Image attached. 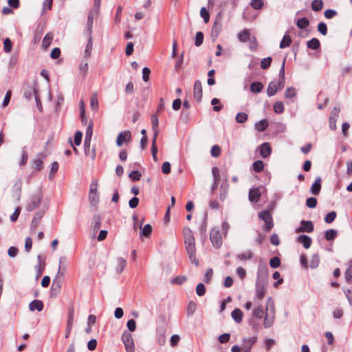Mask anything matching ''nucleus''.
Listing matches in <instances>:
<instances>
[{"label":"nucleus","mask_w":352,"mask_h":352,"mask_svg":"<svg viewBox=\"0 0 352 352\" xmlns=\"http://www.w3.org/2000/svg\"><path fill=\"white\" fill-rule=\"evenodd\" d=\"M263 89V85L260 82H253L250 85V90L253 93H259Z\"/></svg>","instance_id":"473e14b6"},{"label":"nucleus","mask_w":352,"mask_h":352,"mask_svg":"<svg viewBox=\"0 0 352 352\" xmlns=\"http://www.w3.org/2000/svg\"><path fill=\"white\" fill-rule=\"evenodd\" d=\"M101 217L100 215L96 214L93 217L91 228L94 232H97L101 225Z\"/></svg>","instance_id":"5701e85b"},{"label":"nucleus","mask_w":352,"mask_h":352,"mask_svg":"<svg viewBox=\"0 0 352 352\" xmlns=\"http://www.w3.org/2000/svg\"><path fill=\"white\" fill-rule=\"evenodd\" d=\"M29 309L32 311L35 310L41 311L43 309V303L40 300H34L30 303Z\"/></svg>","instance_id":"6ab92c4d"},{"label":"nucleus","mask_w":352,"mask_h":352,"mask_svg":"<svg viewBox=\"0 0 352 352\" xmlns=\"http://www.w3.org/2000/svg\"><path fill=\"white\" fill-rule=\"evenodd\" d=\"M249 41V47L252 51H256L257 47V41L255 36H250L248 40Z\"/></svg>","instance_id":"bf43d9fd"},{"label":"nucleus","mask_w":352,"mask_h":352,"mask_svg":"<svg viewBox=\"0 0 352 352\" xmlns=\"http://www.w3.org/2000/svg\"><path fill=\"white\" fill-rule=\"evenodd\" d=\"M152 129L153 131V138L157 139L158 135V118L155 114L151 116Z\"/></svg>","instance_id":"412c9836"},{"label":"nucleus","mask_w":352,"mask_h":352,"mask_svg":"<svg viewBox=\"0 0 352 352\" xmlns=\"http://www.w3.org/2000/svg\"><path fill=\"white\" fill-rule=\"evenodd\" d=\"M228 184H227V180H226V184H222L220 186V193H219V198L221 201L225 200L227 194H228Z\"/></svg>","instance_id":"2f4dec72"},{"label":"nucleus","mask_w":352,"mask_h":352,"mask_svg":"<svg viewBox=\"0 0 352 352\" xmlns=\"http://www.w3.org/2000/svg\"><path fill=\"white\" fill-rule=\"evenodd\" d=\"M267 284V283H263L262 282H256V295L260 300L263 299L265 296Z\"/></svg>","instance_id":"2eb2a0df"},{"label":"nucleus","mask_w":352,"mask_h":352,"mask_svg":"<svg viewBox=\"0 0 352 352\" xmlns=\"http://www.w3.org/2000/svg\"><path fill=\"white\" fill-rule=\"evenodd\" d=\"M321 177H318L316 179L314 183L311 186V192L314 195H318L321 189Z\"/></svg>","instance_id":"aec40b11"},{"label":"nucleus","mask_w":352,"mask_h":352,"mask_svg":"<svg viewBox=\"0 0 352 352\" xmlns=\"http://www.w3.org/2000/svg\"><path fill=\"white\" fill-rule=\"evenodd\" d=\"M93 122H90L87 127L86 129V133H85V142H84V146H85V155L88 154V150L91 147V136L93 133Z\"/></svg>","instance_id":"423d86ee"},{"label":"nucleus","mask_w":352,"mask_h":352,"mask_svg":"<svg viewBox=\"0 0 352 352\" xmlns=\"http://www.w3.org/2000/svg\"><path fill=\"white\" fill-rule=\"evenodd\" d=\"M90 106L94 110H97L98 109V102L96 94H92V96H91Z\"/></svg>","instance_id":"3c124183"},{"label":"nucleus","mask_w":352,"mask_h":352,"mask_svg":"<svg viewBox=\"0 0 352 352\" xmlns=\"http://www.w3.org/2000/svg\"><path fill=\"white\" fill-rule=\"evenodd\" d=\"M317 205V199L315 197H309L306 200V206L308 208H314Z\"/></svg>","instance_id":"774afa93"},{"label":"nucleus","mask_w":352,"mask_h":352,"mask_svg":"<svg viewBox=\"0 0 352 352\" xmlns=\"http://www.w3.org/2000/svg\"><path fill=\"white\" fill-rule=\"evenodd\" d=\"M131 139V133L130 131L120 132L116 139V144L121 146L124 142H129Z\"/></svg>","instance_id":"f8f14e48"},{"label":"nucleus","mask_w":352,"mask_h":352,"mask_svg":"<svg viewBox=\"0 0 352 352\" xmlns=\"http://www.w3.org/2000/svg\"><path fill=\"white\" fill-rule=\"evenodd\" d=\"M284 110H285V107H284V104L282 102L278 101L274 104V111L276 113H282L284 112Z\"/></svg>","instance_id":"8fccbe9b"},{"label":"nucleus","mask_w":352,"mask_h":352,"mask_svg":"<svg viewBox=\"0 0 352 352\" xmlns=\"http://www.w3.org/2000/svg\"><path fill=\"white\" fill-rule=\"evenodd\" d=\"M122 340L124 344L125 348H130L134 346L133 339L131 333L125 331L122 336Z\"/></svg>","instance_id":"dca6fc26"},{"label":"nucleus","mask_w":352,"mask_h":352,"mask_svg":"<svg viewBox=\"0 0 352 352\" xmlns=\"http://www.w3.org/2000/svg\"><path fill=\"white\" fill-rule=\"evenodd\" d=\"M292 43V38L290 36L285 34L282 41L280 43V48L283 49L287 47Z\"/></svg>","instance_id":"e433bc0d"},{"label":"nucleus","mask_w":352,"mask_h":352,"mask_svg":"<svg viewBox=\"0 0 352 352\" xmlns=\"http://www.w3.org/2000/svg\"><path fill=\"white\" fill-rule=\"evenodd\" d=\"M157 139L152 138V145H151V153L153 159L155 162L157 161Z\"/></svg>","instance_id":"37998d69"},{"label":"nucleus","mask_w":352,"mask_h":352,"mask_svg":"<svg viewBox=\"0 0 352 352\" xmlns=\"http://www.w3.org/2000/svg\"><path fill=\"white\" fill-rule=\"evenodd\" d=\"M183 235L188 258L192 263L197 266L199 261L196 258L195 240L193 233L189 227L184 228Z\"/></svg>","instance_id":"f257e3e1"},{"label":"nucleus","mask_w":352,"mask_h":352,"mask_svg":"<svg viewBox=\"0 0 352 352\" xmlns=\"http://www.w3.org/2000/svg\"><path fill=\"white\" fill-rule=\"evenodd\" d=\"M187 278L185 276H177L171 280L172 284L182 285L186 281Z\"/></svg>","instance_id":"052dcab7"},{"label":"nucleus","mask_w":352,"mask_h":352,"mask_svg":"<svg viewBox=\"0 0 352 352\" xmlns=\"http://www.w3.org/2000/svg\"><path fill=\"white\" fill-rule=\"evenodd\" d=\"M268 268L266 265L263 266L259 265L257 272V278L256 282H262L267 283Z\"/></svg>","instance_id":"9d476101"},{"label":"nucleus","mask_w":352,"mask_h":352,"mask_svg":"<svg viewBox=\"0 0 352 352\" xmlns=\"http://www.w3.org/2000/svg\"><path fill=\"white\" fill-rule=\"evenodd\" d=\"M320 263V257L318 254H314L311 256L310 261V267L312 269L316 268Z\"/></svg>","instance_id":"a18cd8bd"},{"label":"nucleus","mask_w":352,"mask_h":352,"mask_svg":"<svg viewBox=\"0 0 352 352\" xmlns=\"http://www.w3.org/2000/svg\"><path fill=\"white\" fill-rule=\"evenodd\" d=\"M46 154L43 152L39 153L36 155L35 159L32 160V168L36 171H40L43 167V160L46 157Z\"/></svg>","instance_id":"1a4fd4ad"},{"label":"nucleus","mask_w":352,"mask_h":352,"mask_svg":"<svg viewBox=\"0 0 352 352\" xmlns=\"http://www.w3.org/2000/svg\"><path fill=\"white\" fill-rule=\"evenodd\" d=\"M296 241L298 243H302L305 249H308L310 248L311 245L312 239L310 236L307 235L302 234L297 237Z\"/></svg>","instance_id":"f3484780"},{"label":"nucleus","mask_w":352,"mask_h":352,"mask_svg":"<svg viewBox=\"0 0 352 352\" xmlns=\"http://www.w3.org/2000/svg\"><path fill=\"white\" fill-rule=\"evenodd\" d=\"M344 275L346 281L348 283H352V261L349 262V267L346 269Z\"/></svg>","instance_id":"58836bf2"},{"label":"nucleus","mask_w":352,"mask_h":352,"mask_svg":"<svg viewBox=\"0 0 352 352\" xmlns=\"http://www.w3.org/2000/svg\"><path fill=\"white\" fill-rule=\"evenodd\" d=\"M248 114L246 113H243V112L238 113L235 118L236 122L237 123H240V124L245 122L248 120Z\"/></svg>","instance_id":"c03bdc74"},{"label":"nucleus","mask_w":352,"mask_h":352,"mask_svg":"<svg viewBox=\"0 0 352 352\" xmlns=\"http://www.w3.org/2000/svg\"><path fill=\"white\" fill-rule=\"evenodd\" d=\"M222 30V23H221V19L219 16V14L216 18L212 28H211V32L210 36L213 41H215L216 38L219 36V34L221 33Z\"/></svg>","instance_id":"39448f33"},{"label":"nucleus","mask_w":352,"mask_h":352,"mask_svg":"<svg viewBox=\"0 0 352 352\" xmlns=\"http://www.w3.org/2000/svg\"><path fill=\"white\" fill-rule=\"evenodd\" d=\"M250 36H251L249 32V30H244L240 32L238 34V35H237L238 39L241 42H246V41H248V38Z\"/></svg>","instance_id":"72a5a7b5"},{"label":"nucleus","mask_w":352,"mask_h":352,"mask_svg":"<svg viewBox=\"0 0 352 352\" xmlns=\"http://www.w3.org/2000/svg\"><path fill=\"white\" fill-rule=\"evenodd\" d=\"M318 30L323 36L327 35V25L324 22H320L318 25Z\"/></svg>","instance_id":"338daca9"},{"label":"nucleus","mask_w":352,"mask_h":352,"mask_svg":"<svg viewBox=\"0 0 352 352\" xmlns=\"http://www.w3.org/2000/svg\"><path fill=\"white\" fill-rule=\"evenodd\" d=\"M257 341V336H252L248 338H243V345L242 346V350L243 352H250L252 346Z\"/></svg>","instance_id":"ddd939ff"},{"label":"nucleus","mask_w":352,"mask_h":352,"mask_svg":"<svg viewBox=\"0 0 352 352\" xmlns=\"http://www.w3.org/2000/svg\"><path fill=\"white\" fill-rule=\"evenodd\" d=\"M253 257V253L252 251L248 250L243 253L239 254L236 256V258L241 261L251 260Z\"/></svg>","instance_id":"f704fd0d"},{"label":"nucleus","mask_w":352,"mask_h":352,"mask_svg":"<svg viewBox=\"0 0 352 352\" xmlns=\"http://www.w3.org/2000/svg\"><path fill=\"white\" fill-rule=\"evenodd\" d=\"M88 38V42L85 50V56L89 58L91 54V50L93 47V38L91 35H87Z\"/></svg>","instance_id":"b1692460"},{"label":"nucleus","mask_w":352,"mask_h":352,"mask_svg":"<svg viewBox=\"0 0 352 352\" xmlns=\"http://www.w3.org/2000/svg\"><path fill=\"white\" fill-rule=\"evenodd\" d=\"M99 194L98 192H89V201L91 206H96L99 202Z\"/></svg>","instance_id":"393cba45"},{"label":"nucleus","mask_w":352,"mask_h":352,"mask_svg":"<svg viewBox=\"0 0 352 352\" xmlns=\"http://www.w3.org/2000/svg\"><path fill=\"white\" fill-rule=\"evenodd\" d=\"M12 48V43L9 38H6L3 41V50L5 52L10 53Z\"/></svg>","instance_id":"09e8293b"},{"label":"nucleus","mask_w":352,"mask_h":352,"mask_svg":"<svg viewBox=\"0 0 352 352\" xmlns=\"http://www.w3.org/2000/svg\"><path fill=\"white\" fill-rule=\"evenodd\" d=\"M117 263L116 271L118 273H121L126 267V261L124 258L120 257L118 258Z\"/></svg>","instance_id":"4c0bfd02"},{"label":"nucleus","mask_w":352,"mask_h":352,"mask_svg":"<svg viewBox=\"0 0 352 352\" xmlns=\"http://www.w3.org/2000/svg\"><path fill=\"white\" fill-rule=\"evenodd\" d=\"M264 314L263 309L261 307L255 308L252 311V316L257 318H262Z\"/></svg>","instance_id":"13d9d810"},{"label":"nucleus","mask_w":352,"mask_h":352,"mask_svg":"<svg viewBox=\"0 0 352 352\" xmlns=\"http://www.w3.org/2000/svg\"><path fill=\"white\" fill-rule=\"evenodd\" d=\"M196 293L199 296H202L206 293V287L203 283H199L196 287Z\"/></svg>","instance_id":"69168bd1"},{"label":"nucleus","mask_w":352,"mask_h":352,"mask_svg":"<svg viewBox=\"0 0 352 352\" xmlns=\"http://www.w3.org/2000/svg\"><path fill=\"white\" fill-rule=\"evenodd\" d=\"M141 173L138 170H132L129 177L132 181H139L141 178Z\"/></svg>","instance_id":"680f3d73"},{"label":"nucleus","mask_w":352,"mask_h":352,"mask_svg":"<svg viewBox=\"0 0 352 352\" xmlns=\"http://www.w3.org/2000/svg\"><path fill=\"white\" fill-rule=\"evenodd\" d=\"M200 15L203 18L204 22L207 23L210 20V14L208 11L205 7L201 8L200 10Z\"/></svg>","instance_id":"5fc2aeb1"},{"label":"nucleus","mask_w":352,"mask_h":352,"mask_svg":"<svg viewBox=\"0 0 352 352\" xmlns=\"http://www.w3.org/2000/svg\"><path fill=\"white\" fill-rule=\"evenodd\" d=\"M252 168L256 173H261L264 168V164L261 160L255 161L252 164Z\"/></svg>","instance_id":"79ce46f5"},{"label":"nucleus","mask_w":352,"mask_h":352,"mask_svg":"<svg viewBox=\"0 0 352 352\" xmlns=\"http://www.w3.org/2000/svg\"><path fill=\"white\" fill-rule=\"evenodd\" d=\"M311 6L314 11L318 12L323 8V1L322 0H314Z\"/></svg>","instance_id":"ea45409f"},{"label":"nucleus","mask_w":352,"mask_h":352,"mask_svg":"<svg viewBox=\"0 0 352 352\" xmlns=\"http://www.w3.org/2000/svg\"><path fill=\"white\" fill-rule=\"evenodd\" d=\"M272 59L271 57H267L263 58L261 61V67L263 69H266L270 67L272 63Z\"/></svg>","instance_id":"864d4df0"},{"label":"nucleus","mask_w":352,"mask_h":352,"mask_svg":"<svg viewBox=\"0 0 352 352\" xmlns=\"http://www.w3.org/2000/svg\"><path fill=\"white\" fill-rule=\"evenodd\" d=\"M258 217L265 223L263 230L267 232L270 231L274 226L273 219L270 212L267 210H263L258 214Z\"/></svg>","instance_id":"20e7f679"},{"label":"nucleus","mask_w":352,"mask_h":352,"mask_svg":"<svg viewBox=\"0 0 352 352\" xmlns=\"http://www.w3.org/2000/svg\"><path fill=\"white\" fill-rule=\"evenodd\" d=\"M204 42V34L201 32H197L195 36V45L197 47L200 46Z\"/></svg>","instance_id":"6e6d98bb"},{"label":"nucleus","mask_w":352,"mask_h":352,"mask_svg":"<svg viewBox=\"0 0 352 352\" xmlns=\"http://www.w3.org/2000/svg\"><path fill=\"white\" fill-rule=\"evenodd\" d=\"M231 316H232V318H233V320L236 322H237V323L241 322L242 318H243V312L241 309H234L231 313Z\"/></svg>","instance_id":"a878e982"},{"label":"nucleus","mask_w":352,"mask_h":352,"mask_svg":"<svg viewBox=\"0 0 352 352\" xmlns=\"http://www.w3.org/2000/svg\"><path fill=\"white\" fill-rule=\"evenodd\" d=\"M250 5L252 8L255 10H260L263 6V2L262 0H252Z\"/></svg>","instance_id":"0e129e2a"},{"label":"nucleus","mask_w":352,"mask_h":352,"mask_svg":"<svg viewBox=\"0 0 352 352\" xmlns=\"http://www.w3.org/2000/svg\"><path fill=\"white\" fill-rule=\"evenodd\" d=\"M152 232V227L150 224H146L142 230L141 235L145 237H148Z\"/></svg>","instance_id":"49530a36"},{"label":"nucleus","mask_w":352,"mask_h":352,"mask_svg":"<svg viewBox=\"0 0 352 352\" xmlns=\"http://www.w3.org/2000/svg\"><path fill=\"white\" fill-rule=\"evenodd\" d=\"M278 90V89L276 87V83L274 81H272L269 83L267 88V94L269 97H272L276 94Z\"/></svg>","instance_id":"bb28decb"},{"label":"nucleus","mask_w":352,"mask_h":352,"mask_svg":"<svg viewBox=\"0 0 352 352\" xmlns=\"http://www.w3.org/2000/svg\"><path fill=\"white\" fill-rule=\"evenodd\" d=\"M285 97L287 98H294L296 96V89L294 87H288L285 91Z\"/></svg>","instance_id":"e2e57ef3"},{"label":"nucleus","mask_w":352,"mask_h":352,"mask_svg":"<svg viewBox=\"0 0 352 352\" xmlns=\"http://www.w3.org/2000/svg\"><path fill=\"white\" fill-rule=\"evenodd\" d=\"M44 213L45 212L43 210H39L36 213V214L33 217L30 226V228L32 231L36 230L38 226H39L40 221L42 217H43Z\"/></svg>","instance_id":"4468645a"},{"label":"nucleus","mask_w":352,"mask_h":352,"mask_svg":"<svg viewBox=\"0 0 352 352\" xmlns=\"http://www.w3.org/2000/svg\"><path fill=\"white\" fill-rule=\"evenodd\" d=\"M268 126V122L267 120L263 119L255 124V128L258 131H264Z\"/></svg>","instance_id":"7c9ffc66"},{"label":"nucleus","mask_w":352,"mask_h":352,"mask_svg":"<svg viewBox=\"0 0 352 352\" xmlns=\"http://www.w3.org/2000/svg\"><path fill=\"white\" fill-rule=\"evenodd\" d=\"M52 40L53 34L51 32L47 33L42 41V46L43 48L47 49L50 45Z\"/></svg>","instance_id":"c85d7f7f"},{"label":"nucleus","mask_w":352,"mask_h":352,"mask_svg":"<svg viewBox=\"0 0 352 352\" xmlns=\"http://www.w3.org/2000/svg\"><path fill=\"white\" fill-rule=\"evenodd\" d=\"M338 235V232L336 230L330 229L324 232V238L327 241L333 240Z\"/></svg>","instance_id":"c9c22d12"},{"label":"nucleus","mask_w":352,"mask_h":352,"mask_svg":"<svg viewBox=\"0 0 352 352\" xmlns=\"http://www.w3.org/2000/svg\"><path fill=\"white\" fill-rule=\"evenodd\" d=\"M67 258L65 256H61L59 259V269L58 274L56 278L53 280L52 285V292L58 293L62 286V282L64 277V273L65 271V267L62 269V263L66 262Z\"/></svg>","instance_id":"f03ea898"},{"label":"nucleus","mask_w":352,"mask_h":352,"mask_svg":"<svg viewBox=\"0 0 352 352\" xmlns=\"http://www.w3.org/2000/svg\"><path fill=\"white\" fill-rule=\"evenodd\" d=\"M270 265L272 268H277L280 265V259L277 256H274L270 260Z\"/></svg>","instance_id":"4d7b16f0"},{"label":"nucleus","mask_w":352,"mask_h":352,"mask_svg":"<svg viewBox=\"0 0 352 352\" xmlns=\"http://www.w3.org/2000/svg\"><path fill=\"white\" fill-rule=\"evenodd\" d=\"M94 23V16L92 14H89L86 25L87 35H91Z\"/></svg>","instance_id":"c756f323"},{"label":"nucleus","mask_w":352,"mask_h":352,"mask_svg":"<svg viewBox=\"0 0 352 352\" xmlns=\"http://www.w3.org/2000/svg\"><path fill=\"white\" fill-rule=\"evenodd\" d=\"M271 152L272 149L269 143L265 142L261 145L259 153L262 157H267L271 154Z\"/></svg>","instance_id":"a211bd4d"},{"label":"nucleus","mask_w":352,"mask_h":352,"mask_svg":"<svg viewBox=\"0 0 352 352\" xmlns=\"http://www.w3.org/2000/svg\"><path fill=\"white\" fill-rule=\"evenodd\" d=\"M210 241L213 247L216 248H220L222 244L221 234L218 230L212 229L210 235Z\"/></svg>","instance_id":"0eeeda50"},{"label":"nucleus","mask_w":352,"mask_h":352,"mask_svg":"<svg viewBox=\"0 0 352 352\" xmlns=\"http://www.w3.org/2000/svg\"><path fill=\"white\" fill-rule=\"evenodd\" d=\"M309 21L305 17L299 19L296 22V25L299 29H305L309 25Z\"/></svg>","instance_id":"a19ab883"},{"label":"nucleus","mask_w":352,"mask_h":352,"mask_svg":"<svg viewBox=\"0 0 352 352\" xmlns=\"http://www.w3.org/2000/svg\"><path fill=\"white\" fill-rule=\"evenodd\" d=\"M203 96L202 85L199 80H195L193 87V97L195 100L199 102L201 101Z\"/></svg>","instance_id":"9b49d317"},{"label":"nucleus","mask_w":352,"mask_h":352,"mask_svg":"<svg viewBox=\"0 0 352 352\" xmlns=\"http://www.w3.org/2000/svg\"><path fill=\"white\" fill-rule=\"evenodd\" d=\"M274 323V315L272 316H270L267 313L264 318L263 325L265 328L270 327Z\"/></svg>","instance_id":"de8ad7c7"},{"label":"nucleus","mask_w":352,"mask_h":352,"mask_svg":"<svg viewBox=\"0 0 352 352\" xmlns=\"http://www.w3.org/2000/svg\"><path fill=\"white\" fill-rule=\"evenodd\" d=\"M248 197H249L250 201L252 202L258 201L260 197H261V194L259 192L258 189V188L250 189L249 191Z\"/></svg>","instance_id":"4be33fe9"},{"label":"nucleus","mask_w":352,"mask_h":352,"mask_svg":"<svg viewBox=\"0 0 352 352\" xmlns=\"http://www.w3.org/2000/svg\"><path fill=\"white\" fill-rule=\"evenodd\" d=\"M336 216V212L335 211H331L325 216L324 221L327 223H331L335 220Z\"/></svg>","instance_id":"603ef678"},{"label":"nucleus","mask_w":352,"mask_h":352,"mask_svg":"<svg viewBox=\"0 0 352 352\" xmlns=\"http://www.w3.org/2000/svg\"><path fill=\"white\" fill-rule=\"evenodd\" d=\"M307 46L311 50H318L320 47V41L316 38H313L307 42Z\"/></svg>","instance_id":"cd10ccee"},{"label":"nucleus","mask_w":352,"mask_h":352,"mask_svg":"<svg viewBox=\"0 0 352 352\" xmlns=\"http://www.w3.org/2000/svg\"><path fill=\"white\" fill-rule=\"evenodd\" d=\"M314 230V226L311 221L302 220L300 221V226L296 228L295 232H307L311 233Z\"/></svg>","instance_id":"6e6552de"},{"label":"nucleus","mask_w":352,"mask_h":352,"mask_svg":"<svg viewBox=\"0 0 352 352\" xmlns=\"http://www.w3.org/2000/svg\"><path fill=\"white\" fill-rule=\"evenodd\" d=\"M42 199L43 194L41 191H37L30 197V199L27 202L25 209L29 212L34 210L39 206Z\"/></svg>","instance_id":"7ed1b4c3"}]
</instances>
